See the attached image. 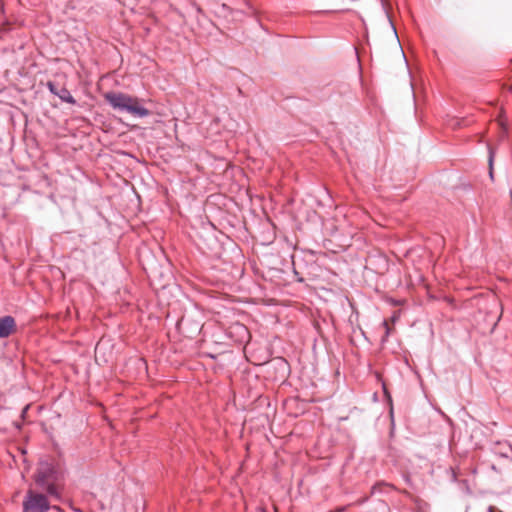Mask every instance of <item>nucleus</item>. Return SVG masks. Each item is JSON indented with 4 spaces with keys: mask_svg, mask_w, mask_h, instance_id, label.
I'll use <instances>...</instances> for the list:
<instances>
[{
    "mask_svg": "<svg viewBox=\"0 0 512 512\" xmlns=\"http://www.w3.org/2000/svg\"><path fill=\"white\" fill-rule=\"evenodd\" d=\"M36 485L48 496L60 500L65 485V472L61 465L54 460H41L35 477Z\"/></svg>",
    "mask_w": 512,
    "mask_h": 512,
    "instance_id": "1",
    "label": "nucleus"
},
{
    "mask_svg": "<svg viewBox=\"0 0 512 512\" xmlns=\"http://www.w3.org/2000/svg\"><path fill=\"white\" fill-rule=\"evenodd\" d=\"M104 99L114 110L127 112L134 117L144 118L150 115V111L137 97L122 92H107L104 94Z\"/></svg>",
    "mask_w": 512,
    "mask_h": 512,
    "instance_id": "2",
    "label": "nucleus"
},
{
    "mask_svg": "<svg viewBox=\"0 0 512 512\" xmlns=\"http://www.w3.org/2000/svg\"><path fill=\"white\" fill-rule=\"evenodd\" d=\"M50 504L47 496L28 490L23 500V512H47Z\"/></svg>",
    "mask_w": 512,
    "mask_h": 512,
    "instance_id": "3",
    "label": "nucleus"
},
{
    "mask_svg": "<svg viewBox=\"0 0 512 512\" xmlns=\"http://www.w3.org/2000/svg\"><path fill=\"white\" fill-rule=\"evenodd\" d=\"M16 330L15 319L10 316L0 317V338H7Z\"/></svg>",
    "mask_w": 512,
    "mask_h": 512,
    "instance_id": "4",
    "label": "nucleus"
},
{
    "mask_svg": "<svg viewBox=\"0 0 512 512\" xmlns=\"http://www.w3.org/2000/svg\"><path fill=\"white\" fill-rule=\"evenodd\" d=\"M57 97H59L63 102L73 105L76 104L75 98L71 95L70 91L65 87L59 89V91L57 92Z\"/></svg>",
    "mask_w": 512,
    "mask_h": 512,
    "instance_id": "5",
    "label": "nucleus"
},
{
    "mask_svg": "<svg viewBox=\"0 0 512 512\" xmlns=\"http://www.w3.org/2000/svg\"><path fill=\"white\" fill-rule=\"evenodd\" d=\"M382 326H383V327H384V329H385V333H384V335H383V337H382V339H381V342H382V343H385V342L388 340V337H389V335H390V333H391V328L389 327L387 320H384V321L382 322Z\"/></svg>",
    "mask_w": 512,
    "mask_h": 512,
    "instance_id": "6",
    "label": "nucleus"
},
{
    "mask_svg": "<svg viewBox=\"0 0 512 512\" xmlns=\"http://www.w3.org/2000/svg\"><path fill=\"white\" fill-rule=\"evenodd\" d=\"M46 86H47V88H48V90L50 91L51 94L57 96V92L59 91V89L56 87L54 82L48 81Z\"/></svg>",
    "mask_w": 512,
    "mask_h": 512,
    "instance_id": "7",
    "label": "nucleus"
},
{
    "mask_svg": "<svg viewBox=\"0 0 512 512\" xmlns=\"http://www.w3.org/2000/svg\"><path fill=\"white\" fill-rule=\"evenodd\" d=\"M236 330L238 331L239 334H241L242 339H244L245 337H248V335H249L248 330L244 325H237Z\"/></svg>",
    "mask_w": 512,
    "mask_h": 512,
    "instance_id": "8",
    "label": "nucleus"
},
{
    "mask_svg": "<svg viewBox=\"0 0 512 512\" xmlns=\"http://www.w3.org/2000/svg\"><path fill=\"white\" fill-rule=\"evenodd\" d=\"M315 13L316 14H324V13H329V11L323 10V11H316Z\"/></svg>",
    "mask_w": 512,
    "mask_h": 512,
    "instance_id": "9",
    "label": "nucleus"
},
{
    "mask_svg": "<svg viewBox=\"0 0 512 512\" xmlns=\"http://www.w3.org/2000/svg\"><path fill=\"white\" fill-rule=\"evenodd\" d=\"M492 161H493V155H492V153H490V156H489V163H490V166L492 165Z\"/></svg>",
    "mask_w": 512,
    "mask_h": 512,
    "instance_id": "10",
    "label": "nucleus"
},
{
    "mask_svg": "<svg viewBox=\"0 0 512 512\" xmlns=\"http://www.w3.org/2000/svg\"><path fill=\"white\" fill-rule=\"evenodd\" d=\"M53 509H55V510H56V511H58V512H61V511H62V509H61L59 506H53Z\"/></svg>",
    "mask_w": 512,
    "mask_h": 512,
    "instance_id": "11",
    "label": "nucleus"
},
{
    "mask_svg": "<svg viewBox=\"0 0 512 512\" xmlns=\"http://www.w3.org/2000/svg\"><path fill=\"white\" fill-rule=\"evenodd\" d=\"M243 2H244V3H245L249 8H251V7H250V4H249V2H248L247 0H243Z\"/></svg>",
    "mask_w": 512,
    "mask_h": 512,
    "instance_id": "12",
    "label": "nucleus"
},
{
    "mask_svg": "<svg viewBox=\"0 0 512 512\" xmlns=\"http://www.w3.org/2000/svg\"><path fill=\"white\" fill-rule=\"evenodd\" d=\"M224 9H228V6L226 4H223Z\"/></svg>",
    "mask_w": 512,
    "mask_h": 512,
    "instance_id": "13",
    "label": "nucleus"
},
{
    "mask_svg": "<svg viewBox=\"0 0 512 512\" xmlns=\"http://www.w3.org/2000/svg\"><path fill=\"white\" fill-rule=\"evenodd\" d=\"M489 512H493V507H489Z\"/></svg>",
    "mask_w": 512,
    "mask_h": 512,
    "instance_id": "14",
    "label": "nucleus"
}]
</instances>
